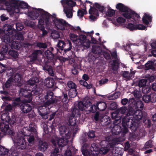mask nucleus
Returning a JSON list of instances; mask_svg holds the SVG:
<instances>
[{
	"instance_id": "nucleus-1",
	"label": "nucleus",
	"mask_w": 156,
	"mask_h": 156,
	"mask_svg": "<svg viewBox=\"0 0 156 156\" xmlns=\"http://www.w3.org/2000/svg\"><path fill=\"white\" fill-rule=\"evenodd\" d=\"M50 50H47L44 52L45 56L40 59V65L42 66L43 69L51 76H54V73L52 66L55 65L58 58L54 55L55 49L50 48Z\"/></svg>"
},
{
	"instance_id": "nucleus-2",
	"label": "nucleus",
	"mask_w": 156,
	"mask_h": 156,
	"mask_svg": "<svg viewBox=\"0 0 156 156\" xmlns=\"http://www.w3.org/2000/svg\"><path fill=\"white\" fill-rule=\"evenodd\" d=\"M0 3L4 4L6 7L0 9L6 10L10 14L14 13L26 14L24 10L29 9L30 7L26 2L19 0H0Z\"/></svg>"
},
{
	"instance_id": "nucleus-3",
	"label": "nucleus",
	"mask_w": 156,
	"mask_h": 156,
	"mask_svg": "<svg viewBox=\"0 0 156 156\" xmlns=\"http://www.w3.org/2000/svg\"><path fill=\"white\" fill-rule=\"evenodd\" d=\"M106 144V147L104 146L103 147L99 148L97 144L93 143L91 145L90 150L91 151H94L98 153H99L101 154H107L109 151H111L112 154H119V151L117 147L115 146V145L112 144H108V143L106 141L104 140L101 141L100 143V144L102 145L103 143Z\"/></svg>"
},
{
	"instance_id": "nucleus-4",
	"label": "nucleus",
	"mask_w": 156,
	"mask_h": 156,
	"mask_svg": "<svg viewBox=\"0 0 156 156\" xmlns=\"http://www.w3.org/2000/svg\"><path fill=\"white\" fill-rule=\"evenodd\" d=\"M53 93L51 91H48L45 94L40 93V109L43 107L47 110V106L51 104L58 103L57 99L53 98Z\"/></svg>"
},
{
	"instance_id": "nucleus-5",
	"label": "nucleus",
	"mask_w": 156,
	"mask_h": 156,
	"mask_svg": "<svg viewBox=\"0 0 156 156\" xmlns=\"http://www.w3.org/2000/svg\"><path fill=\"white\" fill-rule=\"evenodd\" d=\"M59 129L60 134L61 135L63 138H58L56 140L57 144L54 140H52L51 142L54 146H56L57 144L58 147L60 148L67 144L68 139L69 138L71 134L70 133H69L67 128L65 126H61L59 127Z\"/></svg>"
},
{
	"instance_id": "nucleus-6",
	"label": "nucleus",
	"mask_w": 156,
	"mask_h": 156,
	"mask_svg": "<svg viewBox=\"0 0 156 156\" xmlns=\"http://www.w3.org/2000/svg\"><path fill=\"white\" fill-rule=\"evenodd\" d=\"M54 16H52L48 12L43 9L40 8V23H42L44 24L45 22V28L48 30H51L52 22L51 18L54 19Z\"/></svg>"
},
{
	"instance_id": "nucleus-7",
	"label": "nucleus",
	"mask_w": 156,
	"mask_h": 156,
	"mask_svg": "<svg viewBox=\"0 0 156 156\" xmlns=\"http://www.w3.org/2000/svg\"><path fill=\"white\" fill-rule=\"evenodd\" d=\"M147 113L144 111L141 110L137 111L133 117H130L131 119H133L136 122H140V121L143 120V122L144 123L146 127L150 128L151 125V123L150 120L147 119Z\"/></svg>"
},
{
	"instance_id": "nucleus-8",
	"label": "nucleus",
	"mask_w": 156,
	"mask_h": 156,
	"mask_svg": "<svg viewBox=\"0 0 156 156\" xmlns=\"http://www.w3.org/2000/svg\"><path fill=\"white\" fill-rule=\"evenodd\" d=\"M62 4L64 7V11L68 18H71L73 16V7L76 6V3L72 0H62Z\"/></svg>"
},
{
	"instance_id": "nucleus-9",
	"label": "nucleus",
	"mask_w": 156,
	"mask_h": 156,
	"mask_svg": "<svg viewBox=\"0 0 156 156\" xmlns=\"http://www.w3.org/2000/svg\"><path fill=\"white\" fill-rule=\"evenodd\" d=\"M72 44L70 41H68L66 44L64 41H59L56 45L57 48H55L57 52H58L61 53L63 51V55L67 51L71 50L72 48Z\"/></svg>"
},
{
	"instance_id": "nucleus-10",
	"label": "nucleus",
	"mask_w": 156,
	"mask_h": 156,
	"mask_svg": "<svg viewBox=\"0 0 156 156\" xmlns=\"http://www.w3.org/2000/svg\"><path fill=\"white\" fill-rule=\"evenodd\" d=\"M13 140L15 145L16 148L23 149L26 147V142L25 138L23 137V135L21 134H17L13 138Z\"/></svg>"
},
{
	"instance_id": "nucleus-11",
	"label": "nucleus",
	"mask_w": 156,
	"mask_h": 156,
	"mask_svg": "<svg viewBox=\"0 0 156 156\" xmlns=\"http://www.w3.org/2000/svg\"><path fill=\"white\" fill-rule=\"evenodd\" d=\"M80 115V113L76 108H72L71 109V114L69 119V125L72 126H76L78 121L76 118L79 117Z\"/></svg>"
},
{
	"instance_id": "nucleus-12",
	"label": "nucleus",
	"mask_w": 156,
	"mask_h": 156,
	"mask_svg": "<svg viewBox=\"0 0 156 156\" xmlns=\"http://www.w3.org/2000/svg\"><path fill=\"white\" fill-rule=\"evenodd\" d=\"M53 21L56 27L59 30H65L66 27L69 26L70 24L66 20L62 19H58L56 17V15H54Z\"/></svg>"
},
{
	"instance_id": "nucleus-13",
	"label": "nucleus",
	"mask_w": 156,
	"mask_h": 156,
	"mask_svg": "<svg viewBox=\"0 0 156 156\" xmlns=\"http://www.w3.org/2000/svg\"><path fill=\"white\" fill-rule=\"evenodd\" d=\"M27 89V88L25 89L21 88L19 94L20 96H23L26 98H29L28 100H26L25 101L30 102L32 99L31 95L32 94V93H33L35 95H36L38 94V93L37 92H36L35 91L31 90L30 89H28L29 92H28V90Z\"/></svg>"
},
{
	"instance_id": "nucleus-14",
	"label": "nucleus",
	"mask_w": 156,
	"mask_h": 156,
	"mask_svg": "<svg viewBox=\"0 0 156 156\" xmlns=\"http://www.w3.org/2000/svg\"><path fill=\"white\" fill-rule=\"evenodd\" d=\"M1 119L3 121L2 123H9L11 125H14L15 123L17 122L19 118L17 117H16L14 116H12L11 119L9 120V116L8 114L7 113H5L2 114L1 116Z\"/></svg>"
},
{
	"instance_id": "nucleus-15",
	"label": "nucleus",
	"mask_w": 156,
	"mask_h": 156,
	"mask_svg": "<svg viewBox=\"0 0 156 156\" xmlns=\"http://www.w3.org/2000/svg\"><path fill=\"white\" fill-rule=\"evenodd\" d=\"M8 124L5 123H0V134L3 135L8 134L13 136L14 133L13 131L9 128Z\"/></svg>"
},
{
	"instance_id": "nucleus-16",
	"label": "nucleus",
	"mask_w": 156,
	"mask_h": 156,
	"mask_svg": "<svg viewBox=\"0 0 156 156\" xmlns=\"http://www.w3.org/2000/svg\"><path fill=\"white\" fill-rule=\"evenodd\" d=\"M42 79H41L40 80V87L41 86H46L47 87L49 88H51L54 87L56 85L54 80L53 78H48L44 80Z\"/></svg>"
},
{
	"instance_id": "nucleus-17",
	"label": "nucleus",
	"mask_w": 156,
	"mask_h": 156,
	"mask_svg": "<svg viewBox=\"0 0 156 156\" xmlns=\"http://www.w3.org/2000/svg\"><path fill=\"white\" fill-rule=\"evenodd\" d=\"M134 102V98H133L129 100V106L127 109V113L126 115L127 116H134L137 110L135 109L133 106V103Z\"/></svg>"
},
{
	"instance_id": "nucleus-18",
	"label": "nucleus",
	"mask_w": 156,
	"mask_h": 156,
	"mask_svg": "<svg viewBox=\"0 0 156 156\" xmlns=\"http://www.w3.org/2000/svg\"><path fill=\"white\" fill-rule=\"evenodd\" d=\"M130 123L131 125L129 127L131 131L133 132H135L139 126L140 122H136L135 120H133V119H131L129 117L126 121V125L128 127H129V126Z\"/></svg>"
},
{
	"instance_id": "nucleus-19",
	"label": "nucleus",
	"mask_w": 156,
	"mask_h": 156,
	"mask_svg": "<svg viewBox=\"0 0 156 156\" xmlns=\"http://www.w3.org/2000/svg\"><path fill=\"white\" fill-rule=\"evenodd\" d=\"M116 8L119 10V11L124 12L122 15L125 18L126 17H129V16L127 15L130 10L129 8L123 4L121 3L117 4L116 5Z\"/></svg>"
},
{
	"instance_id": "nucleus-20",
	"label": "nucleus",
	"mask_w": 156,
	"mask_h": 156,
	"mask_svg": "<svg viewBox=\"0 0 156 156\" xmlns=\"http://www.w3.org/2000/svg\"><path fill=\"white\" fill-rule=\"evenodd\" d=\"M142 99L146 103H148L150 102L154 103L156 101V94L154 93L144 94L143 95Z\"/></svg>"
},
{
	"instance_id": "nucleus-21",
	"label": "nucleus",
	"mask_w": 156,
	"mask_h": 156,
	"mask_svg": "<svg viewBox=\"0 0 156 156\" xmlns=\"http://www.w3.org/2000/svg\"><path fill=\"white\" fill-rule=\"evenodd\" d=\"M97 110L96 105H92L89 100H87V104L85 106V111L87 114L94 113Z\"/></svg>"
},
{
	"instance_id": "nucleus-22",
	"label": "nucleus",
	"mask_w": 156,
	"mask_h": 156,
	"mask_svg": "<svg viewBox=\"0 0 156 156\" xmlns=\"http://www.w3.org/2000/svg\"><path fill=\"white\" fill-rule=\"evenodd\" d=\"M43 129L44 133L43 136L45 139L49 138L50 136V134L53 129V127L48 126L47 125L44 124L43 125Z\"/></svg>"
},
{
	"instance_id": "nucleus-23",
	"label": "nucleus",
	"mask_w": 156,
	"mask_h": 156,
	"mask_svg": "<svg viewBox=\"0 0 156 156\" xmlns=\"http://www.w3.org/2000/svg\"><path fill=\"white\" fill-rule=\"evenodd\" d=\"M89 3L90 4V9L89 11V13L90 14H93L96 16H99V12L98 10L95 8L94 6H91L93 3L89 1L86 0L85 2V3Z\"/></svg>"
},
{
	"instance_id": "nucleus-24",
	"label": "nucleus",
	"mask_w": 156,
	"mask_h": 156,
	"mask_svg": "<svg viewBox=\"0 0 156 156\" xmlns=\"http://www.w3.org/2000/svg\"><path fill=\"white\" fill-rule=\"evenodd\" d=\"M126 125V123H124L122 122V128L121 127V133H122L121 135H123V138L121 139L117 138L116 139V140L117 141H119L120 142L121 141H122L124 140L125 139V136L126 135L125 134L128 131V129L127 127L125 125Z\"/></svg>"
},
{
	"instance_id": "nucleus-25",
	"label": "nucleus",
	"mask_w": 156,
	"mask_h": 156,
	"mask_svg": "<svg viewBox=\"0 0 156 156\" xmlns=\"http://www.w3.org/2000/svg\"><path fill=\"white\" fill-rule=\"evenodd\" d=\"M114 126L112 127L111 131L113 135H117L121 133V126L118 125V123H116L115 121L114 122Z\"/></svg>"
},
{
	"instance_id": "nucleus-26",
	"label": "nucleus",
	"mask_w": 156,
	"mask_h": 156,
	"mask_svg": "<svg viewBox=\"0 0 156 156\" xmlns=\"http://www.w3.org/2000/svg\"><path fill=\"white\" fill-rule=\"evenodd\" d=\"M129 16V17H126L125 18L127 19H130L132 18L134 21H136L137 20L139 19L140 17V16L135 11L130 9L127 14Z\"/></svg>"
},
{
	"instance_id": "nucleus-27",
	"label": "nucleus",
	"mask_w": 156,
	"mask_h": 156,
	"mask_svg": "<svg viewBox=\"0 0 156 156\" xmlns=\"http://www.w3.org/2000/svg\"><path fill=\"white\" fill-rule=\"evenodd\" d=\"M38 10L35 9L31 10L27 14L28 17L32 20H35L38 16Z\"/></svg>"
},
{
	"instance_id": "nucleus-28",
	"label": "nucleus",
	"mask_w": 156,
	"mask_h": 156,
	"mask_svg": "<svg viewBox=\"0 0 156 156\" xmlns=\"http://www.w3.org/2000/svg\"><path fill=\"white\" fill-rule=\"evenodd\" d=\"M101 124L103 126L110 125L111 122L110 118L108 116L104 115L100 119Z\"/></svg>"
},
{
	"instance_id": "nucleus-29",
	"label": "nucleus",
	"mask_w": 156,
	"mask_h": 156,
	"mask_svg": "<svg viewBox=\"0 0 156 156\" xmlns=\"http://www.w3.org/2000/svg\"><path fill=\"white\" fill-rule=\"evenodd\" d=\"M133 105L135 109L138 110H141L140 109H143L144 107V104L143 102L140 100L136 101L134 98V102L133 103Z\"/></svg>"
},
{
	"instance_id": "nucleus-30",
	"label": "nucleus",
	"mask_w": 156,
	"mask_h": 156,
	"mask_svg": "<svg viewBox=\"0 0 156 156\" xmlns=\"http://www.w3.org/2000/svg\"><path fill=\"white\" fill-rule=\"evenodd\" d=\"M87 104V101L84 103L82 101L79 102L77 105L74 106H73L72 108H76L78 110L79 112L80 113V111H83V110H85V106Z\"/></svg>"
},
{
	"instance_id": "nucleus-31",
	"label": "nucleus",
	"mask_w": 156,
	"mask_h": 156,
	"mask_svg": "<svg viewBox=\"0 0 156 156\" xmlns=\"http://www.w3.org/2000/svg\"><path fill=\"white\" fill-rule=\"evenodd\" d=\"M58 99L63 103H67L69 101L68 97L67 94V91H63L62 92V94L59 97Z\"/></svg>"
},
{
	"instance_id": "nucleus-32",
	"label": "nucleus",
	"mask_w": 156,
	"mask_h": 156,
	"mask_svg": "<svg viewBox=\"0 0 156 156\" xmlns=\"http://www.w3.org/2000/svg\"><path fill=\"white\" fill-rule=\"evenodd\" d=\"M20 108L24 113H28L31 110V107L28 104L22 103L20 106Z\"/></svg>"
},
{
	"instance_id": "nucleus-33",
	"label": "nucleus",
	"mask_w": 156,
	"mask_h": 156,
	"mask_svg": "<svg viewBox=\"0 0 156 156\" xmlns=\"http://www.w3.org/2000/svg\"><path fill=\"white\" fill-rule=\"evenodd\" d=\"M97 109L100 111H104L107 107L106 103L103 101H100L97 102L96 105Z\"/></svg>"
},
{
	"instance_id": "nucleus-34",
	"label": "nucleus",
	"mask_w": 156,
	"mask_h": 156,
	"mask_svg": "<svg viewBox=\"0 0 156 156\" xmlns=\"http://www.w3.org/2000/svg\"><path fill=\"white\" fill-rule=\"evenodd\" d=\"M152 20V17L148 14L145 13L142 18V21L145 25H147L149 24V22H151Z\"/></svg>"
},
{
	"instance_id": "nucleus-35",
	"label": "nucleus",
	"mask_w": 156,
	"mask_h": 156,
	"mask_svg": "<svg viewBox=\"0 0 156 156\" xmlns=\"http://www.w3.org/2000/svg\"><path fill=\"white\" fill-rule=\"evenodd\" d=\"M47 44L46 43L40 42V58H44L45 56L44 54H43V51H42L47 48Z\"/></svg>"
},
{
	"instance_id": "nucleus-36",
	"label": "nucleus",
	"mask_w": 156,
	"mask_h": 156,
	"mask_svg": "<svg viewBox=\"0 0 156 156\" xmlns=\"http://www.w3.org/2000/svg\"><path fill=\"white\" fill-rule=\"evenodd\" d=\"M121 115H120L119 113L116 112H113L112 114V119H115L116 123H119L121 122Z\"/></svg>"
},
{
	"instance_id": "nucleus-37",
	"label": "nucleus",
	"mask_w": 156,
	"mask_h": 156,
	"mask_svg": "<svg viewBox=\"0 0 156 156\" xmlns=\"http://www.w3.org/2000/svg\"><path fill=\"white\" fill-rule=\"evenodd\" d=\"M11 44L10 45L12 48L19 49L21 46V44L20 43L19 41V40L16 41H11Z\"/></svg>"
},
{
	"instance_id": "nucleus-38",
	"label": "nucleus",
	"mask_w": 156,
	"mask_h": 156,
	"mask_svg": "<svg viewBox=\"0 0 156 156\" xmlns=\"http://www.w3.org/2000/svg\"><path fill=\"white\" fill-rule=\"evenodd\" d=\"M82 7L83 8L82 9V10L79 9L77 11V15L81 18L83 16L84 14H86L87 13L86 6H82Z\"/></svg>"
},
{
	"instance_id": "nucleus-39",
	"label": "nucleus",
	"mask_w": 156,
	"mask_h": 156,
	"mask_svg": "<svg viewBox=\"0 0 156 156\" xmlns=\"http://www.w3.org/2000/svg\"><path fill=\"white\" fill-rule=\"evenodd\" d=\"M48 147V144L46 142H42L40 139V151H45Z\"/></svg>"
},
{
	"instance_id": "nucleus-40",
	"label": "nucleus",
	"mask_w": 156,
	"mask_h": 156,
	"mask_svg": "<svg viewBox=\"0 0 156 156\" xmlns=\"http://www.w3.org/2000/svg\"><path fill=\"white\" fill-rule=\"evenodd\" d=\"M77 94L78 92L76 88L69 90V95L71 98H74L76 97L77 95Z\"/></svg>"
},
{
	"instance_id": "nucleus-41",
	"label": "nucleus",
	"mask_w": 156,
	"mask_h": 156,
	"mask_svg": "<svg viewBox=\"0 0 156 156\" xmlns=\"http://www.w3.org/2000/svg\"><path fill=\"white\" fill-rule=\"evenodd\" d=\"M119 64V62L118 60H113L112 63V69L114 71L117 70L118 69Z\"/></svg>"
},
{
	"instance_id": "nucleus-42",
	"label": "nucleus",
	"mask_w": 156,
	"mask_h": 156,
	"mask_svg": "<svg viewBox=\"0 0 156 156\" xmlns=\"http://www.w3.org/2000/svg\"><path fill=\"white\" fill-rule=\"evenodd\" d=\"M44 24L40 23V30L42 31V34L40 35V37H43L45 36L48 33V32L45 29Z\"/></svg>"
},
{
	"instance_id": "nucleus-43",
	"label": "nucleus",
	"mask_w": 156,
	"mask_h": 156,
	"mask_svg": "<svg viewBox=\"0 0 156 156\" xmlns=\"http://www.w3.org/2000/svg\"><path fill=\"white\" fill-rule=\"evenodd\" d=\"M145 67L147 70L151 69L154 70V62L152 61H148L145 64Z\"/></svg>"
},
{
	"instance_id": "nucleus-44",
	"label": "nucleus",
	"mask_w": 156,
	"mask_h": 156,
	"mask_svg": "<svg viewBox=\"0 0 156 156\" xmlns=\"http://www.w3.org/2000/svg\"><path fill=\"white\" fill-rule=\"evenodd\" d=\"M101 50L100 47L99 46H93L91 49V51L90 53V55L92 53H95L96 54H99L100 53Z\"/></svg>"
},
{
	"instance_id": "nucleus-45",
	"label": "nucleus",
	"mask_w": 156,
	"mask_h": 156,
	"mask_svg": "<svg viewBox=\"0 0 156 156\" xmlns=\"http://www.w3.org/2000/svg\"><path fill=\"white\" fill-rule=\"evenodd\" d=\"M9 54L11 56L10 58L12 59H16L18 56V53L16 51L13 50H10L9 52Z\"/></svg>"
},
{
	"instance_id": "nucleus-46",
	"label": "nucleus",
	"mask_w": 156,
	"mask_h": 156,
	"mask_svg": "<svg viewBox=\"0 0 156 156\" xmlns=\"http://www.w3.org/2000/svg\"><path fill=\"white\" fill-rule=\"evenodd\" d=\"M93 6L95 8H96L98 9L99 11L103 13L105 12L104 10L105 8L104 6L103 5H101L100 4L97 2H95L93 5Z\"/></svg>"
},
{
	"instance_id": "nucleus-47",
	"label": "nucleus",
	"mask_w": 156,
	"mask_h": 156,
	"mask_svg": "<svg viewBox=\"0 0 156 156\" xmlns=\"http://www.w3.org/2000/svg\"><path fill=\"white\" fill-rule=\"evenodd\" d=\"M10 78L13 82H18L21 80V77L19 74H17L14 76H12Z\"/></svg>"
},
{
	"instance_id": "nucleus-48",
	"label": "nucleus",
	"mask_w": 156,
	"mask_h": 156,
	"mask_svg": "<svg viewBox=\"0 0 156 156\" xmlns=\"http://www.w3.org/2000/svg\"><path fill=\"white\" fill-rule=\"evenodd\" d=\"M67 86L68 87V90L77 88V86L75 83L72 81H69L68 82Z\"/></svg>"
},
{
	"instance_id": "nucleus-49",
	"label": "nucleus",
	"mask_w": 156,
	"mask_h": 156,
	"mask_svg": "<svg viewBox=\"0 0 156 156\" xmlns=\"http://www.w3.org/2000/svg\"><path fill=\"white\" fill-rule=\"evenodd\" d=\"M127 107L126 106H122L120 108L116 110V112L119 113V114H124L126 112L127 110Z\"/></svg>"
},
{
	"instance_id": "nucleus-50",
	"label": "nucleus",
	"mask_w": 156,
	"mask_h": 156,
	"mask_svg": "<svg viewBox=\"0 0 156 156\" xmlns=\"http://www.w3.org/2000/svg\"><path fill=\"white\" fill-rule=\"evenodd\" d=\"M59 150L58 147H55L54 150L51 152V156H63L61 154H57L59 153Z\"/></svg>"
},
{
	"instance_id": "nucleus-51",
	"label": "nucleus",
	"mask_w": 156,
	"mask_h": 156,
	"mask_svg": "<svg viewBox=\"0 0 156 156\" xmlns=\"http://www.w3.org/2000/svg\"><path fill=\"white\" fill-rule=\"evenodd\" d=\"M147 82L146 79H141L140 80L138 83V85L140 87H144Z\"/></svg>"
},
{
	"instance_id": "nucleus-52",
	"label": "nucleus",
	"mask_w": 156,
	"mask_h": 156,
	"mask_svg": "<svg viewBox=\"0 0 156 156\" xmlns=\"http://www.w3.org/2000/svg\"><path fill=\"white\" fill-rule=\"evenodd\" d=\"M8 152V150L4 147L0 145V154L4 155H6Z\"/></svg>"
},
{
	"instance_id": "nucleus-53",
	"label": "nucleus",
	"mask_w": 156,
	"mask_h": 156,
	"mask_svg": "<svg viewBox=\"0 0 156 156\" xmlns=\"http://www.w3.org/2000/svg\"><path fill=\"white\" fill-rule=\"evenodd\" d=\"M120 92H115L113 94L110 95L109 98L110 99L114 100L119 98L120 96Z\"/></svg>"
},
{
	"instance_id": "nucleus-54",
	"label": "nucleus",
	"mask_w": 156,
	"mask_h": 156,
	"mask_svg": "<svg viewBox=\"0 0 156 156\" xmlns=\"http://www.w3.org/2000/svg\"><path fill=\"white\" fill-rule=\"evenodd\" d=\"M22 101L20 100V98H18L15 99L12 103V106H20L22 103Z\"/></svg>"
},
{
	"instance_id": "nucleus-55",
	"label": "nucleus",
	"mask_w": 156,
	"mask_h": 156,
	"mask_svg": "<svg viewBox=\"0 0 156 156\" xmlns=\"http://www.w3.org/2000/svg\"><path fill=\"white\" fill-rule=\"evenodd\" d=\"M51 34L54 38L58 39L60 37V35L59 32L54 30L52 31Z\"/></svg>"
},
{
	"instance_id": "nucleus-56",
	"label": "nucleus",
	"mask_w": 156,
	"mask_h": 156,
	"mask_svg": "<svg viewBox=\"0 0 156 156\" xmlns=\"http://www.w3.org/2000/svg\"><path fill=\"white\" fill-rule=\"evenodd\" d=\"M69 37L71 40L73 42L76 41L78 38L77 35L74 34H70Z\"/></svg>"
},
{
	"instance_id": "nucleus-57",
	"label": "nucleus",
	"mask_w": 156,
	"mask_h": 156,
	"mask_svg": "<svg viewBox=\"0 0 156 156\" xmlns=\"http://www.w3.org/2000/svg\"><path fill=\"white\" fill-rule=\"evenodd\" d=\"M115 10L111 9H109L106 14L107 16L112 17L115 14Z\"/></svg>"
},
{
	"instance_id": "nucleus-58",
	"label": "nucleus",
	"mask_w": 156,
	"mask_h": 156,
	"mask_svg": "<svg viewBox=\"0 0 156 156\" xmlns=\"http://www.w3.org/2000/svg\"><path fill=\"white\" fill-rule=\"evenodd\" d=\"M152 142V140H150L147 141L145 143L144 146V147L145 149L151 148L153 146Z\"/></svg>"
},
{
	"instance_id": "nucleus-59",
	"label": "nucleus",
	"mask_w": 156,
	"mask_h": 156,
	"mask_svg": "<svg viewBox=\"0 0 156 156\" xmlns=\"http://www.w3.org/2000/svg\"><path fill=\"white\" fill-rule=\"evenodd\" d=\"M48 113L47 111L43 113L41 112L40 111V115L44 119H46L48 118Z\"/></svg>"
},
{
	"instance_id": "nucleus-60",
	"label": "nucleus",
	"mask_w": 156,
	"mask_h": 156,
	"mask_svg": "<svg viewBox=\"0 0 156 156\" xmlns=\"http://www.w3.org/2000/svg\"><path fill=\"white\" fill-rule=\"evenodd\" d=\"M81 151L84 156H90V154L89 151L86 148L83 149V148L81 149Z\"/></svg>"
},
{
	"instance_id": "nucleus-61",
	"label": "nucleus",
	"mask_w": 156,
	"mask_h": 156,
	"mask_svg": "<svg viewBox=\"0 0 156 156\" xmlns=\"http://www.w3.org/2000/svg\"><path fill=\"white\" fill-rule=\"evenodd\" d=\"M136 25L132 23H129L127 25V28L130 30H136Z\"/></svg>"
},
{
	"instance_id": "nucleus-62",
	"label": "nucleus",
	"mask_w": 156,
	"mask_h": 156,
	"mask_svg": "<svg viewBox=\"0 0 156 156\" xmlns=\"http://www.w3.org/2000/svg\"><path fill=\"white\" fill-rule=\"evenodd\" d=\"M117 22L119 23H124L126 21L125 19L120 16L116 19Z\"/></svg>"
},
{
	"instance_id": "nucleus-63",
	"label": "nucleus",
	"mask_w": 156,
	"mask_h": 156,
	"mask_svg": "<svg viewBox=\"0 0 156 156\" xmlns=\"http://www.w3.org/2000/svg\"><path fill=\"white\" fill-rule=\"evenodd\" d=\"M87 135L89 138H94L95 137V132L93 130L90 131L87 133Z\"/></svg>"
},
{
	"instance_id": "nucleus-64",
	"label": "nucleus",
	"mask_w": 156,
	"mask_h": 156,
	"mask_svg": "<svg viewBox=\"0 0 156 156\" xmlns=\"http://www.w3.org/2000/svg\"><path fill=\"white\" fill-rule=\"evenodd\" d=\"M15 38L19 41V40H22L23 39V34L21 32H18L15 35Z\"/></svg>"
}]
</instances>
